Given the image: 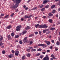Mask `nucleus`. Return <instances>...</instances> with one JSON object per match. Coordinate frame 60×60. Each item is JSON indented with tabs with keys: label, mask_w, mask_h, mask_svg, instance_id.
<instances>
[{
	"label": "nucleus",
	"mask_w": 60,
	"mask_h": 60,
	"mask_svg": "<svg viewBox=\"0 0 60 60\" xmlns=\"http://www.w3.org/2000/svg\"><path fill=\"white\" fill-rule=\"evenodd\" d=\"M21 0H15V3L16 4H15V5L14 4H13L11 8L13 9H16L18 7L19 4L20 3V1Z\"/></svg>",
	"instance_id": "obj_1"
},
{
	"label": "nucleus",
	"mask_w": 60,
	"mask_h": 60,
	"mask_svg": "<svg viewBox=\"0 0 60 60\" xmlns=\"http://www.w3.org/2000/svg\"><path fill=\"white\" fill-rule=\"evenodd\" d=\"M27 39V37H26L25 38L23 39V42L25 43L26 42H27V43H29L30 42V40H28V39Z\"/></svg>",
	"instance_id": "obj_2"
},
{
	"label": "nucleus",
	"mask_w": 60,
	"mask_h": 60,
	"mask_svg": "<svg viewBox=\"0 0 60 60\" xmlns=\"http://www.w3.org/2000/svg\"><path fill=\"white\" fill-rule=\"evenodd\" d=\"M49 58L48 55H46V57L43 58V60H49Z\"/></svg>",
	"instance_id": "obj_3"
},
{
	"label": "nucleus",
	"mask_w": 60,
	"mask_h": 60,
	"mask_svg": "<svg viewBox=\"0 0 60 60\" xmlns=\"http://www.w3.org/2000/svg\"><path fill=\"white\" fill-rule=\"evenodd\" d=\"M45 45V44H40L38 45V46H43V48H45V47H46V46H47V45Z\"/></svg>",
	"instance_id": "obj_4"
},
{
	"label": "nucleus",
	"mask_w": 60,
	"mask_h": 60,
	"mask_svg": "<svg viewBox=\"0 0 60 60\" xmlns=\"http://www.w3.org/2000/svg\"><path fill=\"white\" fill-rule=\"evenodd\" d=\"M21 27V25H19L16 27L17 29H16V31H19L20 30V28Z\"/></svg>",
	"instance_id": "obj_5"
},
{
	"label": "nucleus",
	"mask_w": 60,
	"mask_h": 60,
	"mask_svg": "<svg viewBox=\"0 0 60 60\" xmlns=\"http://www.w3.org/2000/svg\"><path fill=\"white\" fill-rule=\"evenodd\" d=\"M45 43H46L47 45H50V42L49 41H45Z\"/></svg>",
	"instance_id": "obj_6"
},
{
	"label": "nucleus",
	"mask_w": 60,
	"mask_h": 60,
	"mask_svg": "<svg viewBox=\"0 0 60 60\" xmlns=\"http://www.w3.org/2000/svg\"><path fill=\"white\" fill-rule=\"evenodd\" d=\"M19 52L18 51H16L15 52V56H18L19 55Z\"/></svg>",
	"instance_id": "obj_7"
},
{
	"label": "nucleus",
	"mask_w": 60,
	"mask_h": 60,
	"mask_svg": "<svg viewBox=\"0 0 60 60\" xmlns=\"http://www.w3.org/2000/svg\"><path fill=\"white\" fill-rule=\"evenodd\" d=\"M48 2H49L47 0H44L43 1V4H46V3H48Z\"/></svg>",
	"instance_id": "obj_8"
},
{
	"label": "nucleus",
	"mask_w": 60,
	"mask_h": 60,
	"mask_svg": "<svg viewBox=\"0 0 60 60\" xmlns=\"http://www.w3.org/2000/svg\"><path fill=\"white\" fill-rule=\"evenodd\" d=\"M8 57L9 58H11L12 57H13V54H11V55H9L8 56Z\"/></svg>",
	"instance_id": "obj_9"
},
{
	"label": "nucleus",
	"mask_w": 60,
	"mask_h": 60,
	"mask_svg": "<svg viewBox=\"0 0 60 60\" xmlns=\"http://www.w3.org/2000/svg\"><path fill=\"white\" fill-rule=\"evenodd\" d=\"M49 16L51 17L53 16V14L52 13V12L49 13Z\"/></svg>",
	"instance_id": "obj_10"
},
{
	"label": "nucleus",
	"mask_w": 60,
	"mask_h": 60,
	"mask_svg": "<svg viewBox=\"0 0 60 60\" xmlns=\"http://www.w3.org/2000/svg\"><path fill=\"white\" fill-rule=\"evenodd\" d=\"M48 26L45 25H43V28H47Z\"/></svg>",
	"instance_id": "obj_11"
},
{
	"label": "nucleus",
	"mask_w": 60,
	"mask_h": 60,
	"mask_svg": "<svg viewBox=\"0 0 60 60\" xmlns=\"http://www.w3.org/2000/svg\"><path fill=\"white\" fill-rule=\"evenodd\" d=\"M26 32H27V31L26 30L23 31L22 33V34H26Z\"/></svg>",
	"instance_id": "obj_12"
},
{
	"label": "nucleus",
	"mask_w": 60,
	"mask_h": 60,
	"mask_svg": "<svg viewBox=\"0 0 60 60\" xmlns=\"http://www.w3.org/2000/svg\"><path fill=\"white\" fill-rule=\"evenodd\" d=\"M7 38H8V40H9V39H11V36L10 35H7Z\"/></svg>",
	"instance_id": "obj_13"
},
{
	"label": "nucleus",
	"mask_w": 60,
	"mask_h": 60,
	"mask_svg": "<svg viewBox=\"0 0 60 60\" xmlns=\"http://www.w3.org/2000/svg\"><path fill=\"white\" fill-rule=\"evenodd\" d=\"M55 6H56V5H52L51 6V8L52 9H53V8H54Z\"/></svg>",
	"instance_id": "obj_14"
},
{
	"label": "nucleus",
	"mask_w": 60,
	"mask_h": 60,
	"mask_svg": "<svg viewBox=\"0 0 60 60\" xmlns=\"http://www.w3.org/2000/svg\"><path fill=\"white\" fill-rule=\"evenodd\" d=\"M60 44V42L58 41H57L56 43V45L58 46H59V44Z\"/></svg>",
	"instance_id": "obj_15"
},
{
	"label": "nucleus",
	"mask_w": 60,
	"mask_h": 60,
	"mask_svg": "<svg viewBox=\"0 0 60 60\" xmlns=\"http://www.w3.org/2000/svg\"><path fill=\"white\" fill-rule=\"evenodd\" d=\"M47 31H48V30L45 29V30H44L43 31V32L44 33H45V32H47Z\"/></svg>",
	"instance_id": "obj_16"
},
{
	"label": "nucleus",
	"mask_w": 60,
	"mask_h": 60,
	"mask_svg": "<svg viewBox=\"0 0 60 60\" xmlns=\"http://www.w3.org/2000/svg\"><path fill=\"white\" fill-rule=\"evenodd\" d=\"M30 27L29 26H27L26 28L25 29L26 30H27L28 29H30Z\"/></svg>",
	"instance_id": "obj_17"
},
{
	"label": "nucleus",
	"mask_w": 60,
	"mask_h": 60,
	"mask_svg": "<svg viewBox=\"0 0 60 60\" xmlns=\"http://www.w3.org/2000/svg\"><path fill=\"white\" fill-rule=\"evenodd\" d=\"M11 28V26L9 25L6 28L7 29H10Z\"/></svg>",
	"instance_id": "obj_18"
},
{
	"label": "nucleus",
	"mask_w": 60,
	"mask_h": 60,
	"mask_svg": "<svg viewBox=\"0 0 60 60\" xmlns=\"http://www.w3.org/2000/svg\"><path fill=\"white\" fill-rule=\"evenodd\" d=\"M39 26L40 28H43V25H39Z\"/></svg>",
	"instance_id": "obj_19"
},
{
	"label": "nucleus",
	"mask_w": 60,
	"mask_h": 60,
	"mask_svg": "<svg viewBox=\"0 0 60 60\" xmlns=\"http://www.w3.org/2000/svg\"><path fill=\"white\" fill-rule=\"evenodd\" d=\"M55 28L54 27L50 28V30H55Z\"/></svg>",
	"instance_id": "obj_20"
},
{
	"label": "nucleus",
	"mask_w": 60,
	"mask_h": 60,
	"mask_svg": "<svg viewBox=\"0 0 60 60\" xmlns=\"http://www.w3.org/2000/svg\"><path fill=\"white\" fill-rule=\"evenodd\" d=\"M31 51L32 52L34 51H36V49H32L31 50Z\"/></svg>",
	"instance_id": "obj_21"
},
{
	"label": "nucleus",
	"mask_w": 60,
	"mask_h": 60,
	"mask_svg": "<svg viewBox=\"0 0 60 60\" xmlns=\"http://www.w3.org/2000/svg\"><path fill=\"white\" fill-rule=\"evenodd\" d=\"M39 25H39V24H38L35 25V27L36 28H37V27H38L39 26Z\"/></svg>",
	"instance_id": "obj_22"
},
{
	"label": "nucleus",
	"mask_w": 60,
	"mask_h": 60,
	"mask_svg": "<svg viewBox=\"0 0 60 60\" xmlns=\"http://www.w3.org/2000/svg\"><path fill=\"white\" fill-rule=\"evenodd\" d=\"M49 22L50 23H52V20L51 19H50L49 20Z\"/></svg>",
	"instance_id": "obj_23"
},
{
	"label": "nucleus",
	"mask_w": 60,
	"mask_h": 60,
	"mask_svg": "<svg viewBox=\"0 0 60 60\" xmlns=\"http://www.w3.org/2000/svg\"><path fill=\"white\" fill-rule=\"evenodd\" d=\"M4 45V43H3L1 42H0V46H2Z\"/></svg>",
	"instance_id": "obj_24"
},
{
	"label": "nucleus",
	"mask_w": 60,
	"mask_h": 60,
	"mask_svg": "<svg viewBox=\"0 0 60 60\" xmlns=\"http://www.w3.org/2000/svg\"><path fill=\"white\" fill-rule=\"evenodd\" d=\"M25 58H26V57H25V56H23L22 57V60H24Z\"/></svg>",
	"instance_id": "obj_25"
},
{
	"label": "nucleus",
	"mask_w": 60,
	"mask_h": 60,
	"mask_svg": "<svg viewBox=\"0 0 60 60\" xmlns=\"http://www.w3.org/2000/svg\"><path fill=\"white\" fill-rule=\"evenodd\" d=\"M11 34V36H12V37H13L14 35V33H12Z\"/></svg>",
	"instance_id": "obj_26"
},
{
	"label": "nucleus",
	"mask_w": 60,
	"mask_h": 60,
	"mask_svg": "<svg viewBox=\"0 0 60 60\" xmlns=\"http://www.w3.org/2000/svg\"><path fill=\"white\" fill-rule=\"evenodd\" d=\"M30 54L28 53L27 55V56H28L29 57L30 56Z\"/></svg>",
	"instance_id": "obj_27"
},
{
	"label": "nucleus",
	"mask_w": 60,
	"mask_h": 60,
	"mask_svg": "<svg viewBox=\"0 0 60 60\" xmlns=\"http://www.w3.org/2000/svg\"><path fill=\"white\" fill-rule=\"evenodd\" d=\"M44 10H45V8H43L41 9V11H43Z\"/></svg>",
	"instance_id": "obj_28"
},
{
	"label": "nucleus",
	"mask_w": 60,
	"mask_h": 60,
	"mask_svg": "<svg viewBox=\"0 0 60 60\" xmlns=\"http://www.w3.org/2000/svg\"><path fill=\"white\" fill-rule=\"evenodd\" d=\"M19 43L20 44H22V43H23V42H22V41L20 40L19 41Z\"/></svg>",
	"instance_id": "obj_29"
},
{
	"label": "nucleus",
	"mask_w": 60,
	"mask_h": 60,
	"mask_svg": "<svg viewBox=\"0 0 60 60\" xmlns=\"http://www.w3.org/2000/svg\"><path fill=\"white\" fill-rule=\"evenodd\" d=\"M30 17H32V15H30L29 16H28L27 18H30Z\"/></svg>",
	"instance_id": "obj_30"
},
{
	"label": "nucleus",
	"mask_w": 60,
	"mask_h": 60,
	"mask_svg": "<svg viewBox=\"0 0 60 60\" xmlns=\"http://www.w3.org/2000/svg\"><path fill=\"white\" fill-rule=\"evenodd\" d=\"M8 17H9V15H6L5 17H4V18H5V19L6 18H8Z\"/></svg>",
	"instance_id": "obj_31"
},
{
	"label": "nucleus",
	"mask_w": 60,
	"mask_h": 60,
	"mask_svg": "<svg viewBox=\"0 0 60 60\" xmlns=\"http://www.w3.org/2000/svg\"><path fill=\"white\" fill-rule=\"evenodd\" d=\"M37 51H41V49H39L37 50Z\"/></svg>",
	"instance_id": "obj_32"
},
{
	"label": "nucleus",
	"mask_w": 60,
	"mask_h": 60,
	"mask_svg": "<svg viewBox=\"0 0 60 60\" xmlns=\"http://www.w3.org/2000/svg\"><path fill=\"white\" fill-rule=\"evenodd\" d=\"M40 55V53H38V54H36V56H39V55Z\"/></svg>",
	"instance_id": "obj_33"
},
{
	"label": "nucleus",
	"mask_w": 60,
	"mask_h": 60,
	"mask_svg": "<svg viewBox=\"0 0 60 60\" xmlns=\"http://www.w3.org/2000/svg\"><path fill=\"white\" fill-rule=\"evenodd\" d=\"M33 43V41H30V45H32V44Z\"/></svg>",
	"instance_id": "obj_34"
},
{
	"label": "nucleus",
	"mask_w": 60,
	"mask_h": 60,
	"mask_svg": "<svg viewBox=\"0 0 60 60\" xmlns=\"http://www.w3.org/2000/svg\"><path fill=\"white\" fill-rule=\"evenodd\" d=\"M2 53L3 54H4L5 53V51H3L2 52Z\"/></svg>",
	"instance_id": "obj_35"
},
{
	"label": "nucleus",
	"mask_w": 60,
	"mask_h": 60,
	"mask_svg": "<svg viewBox=\"0 0 60 60\" xmlns=\"http://www.w3.org/2000/svg\"><path fill=\"white\" fill-rule=\"evenodd\" d=\"M51 56L52 57V58H53V57H54L55 56H54V55L53 54L51 55Z\"/></svg>",
	"instance_id": "obj_36"
},
{
	"label": "nucleus",
	"mask_w": 60,
	"mask_h": 60,
	"mask_svg": "<svg viewBox=\"0 0 60 60\" xmlns=\"http://www.w3.org/2000/svg\"><path fill=\"white\" fill-rule=\"evenodd\" d=\"M19 37V36L18 35H17L15 37V38H18Z\"/></svg>",
	"instance_id": "obj_37"
},
{
	"label": "nucleus",
	"mask_w": 60,
	"mask_h": 60,
	"mask_svg": "<svg viewBox=\"0 0 60 60\" xmlns=\"http://www.w3.org/2000/svg\"><path fill=\"white\" fill-rule=\"evenodd\" d=\"M26 50L27 51H28V52H29V51H30V50L29 49H27Z\"/></svg>",
	"instance_id": "obj_38"
},
{
	"label": "nucleus",
	"mask_w": 60,
	"mask_h": 60,
	"mask_svg": "<svg viewBox=\"0 0 60 60\" xmlns=\"http://www.w3.org/2000/svg\"><path fill=\"white\" fill-rule=\"evenodd\" d=\"M39 34L40 35H41V31H39Z\"/></svg>",
	"instance_id": "obj_39"
},
{
	"label": "nucleus",
	"mask_w": 60,
	"mask_h": 60,
	"mask_svg": "<svg viewBox=\"0 0 60 60\" xmlns=\"http://www.w3.org/2000/svg\"><path fill=\"white\" fill-rule=\"evenodd\" d=\"M52 13H54L55 12V10H53L52 12Z\"/></svg>",
	"instance_id": "obj_40"
},
{
	"label": "nucleus",
	"mask_w": 60,
	"mask_h": 60,
	"mask_svg": "<svg viewBox=\"0 0 60 60\" xmlns=\"http://www.w3.org/2000/svg\"><path fill=\"white\" fill-rule=\"evenodd\" d=\"M37 9V8L36 7H35V8L32 9H31V10H35V9Z\"/></svg>",
	"instance_id": "obj_41"
},
{
	"label": "nucleus",
	"mask_w": 60,
	"mask_h": 60,
	"mask_svg": "<svg viewBox=\"0 0 60 60\" xmlns=\"http://www.w3.org/2000/svg\"><path fill=\"white\" fill-rule=\"evenodd\" d=\"M11 52L12 53H13V54H14V53H15V52L14 51V50H12V51Z\"/></svg>",
	"instance_id": "obj_42"
},
{
	"label": "nucleus",
	"mask_w": 60,
	"mask_h": 60,
	"mask_svg": "<svg viewBox=\"0 0 60 60\" xmlns=\"http://www.w3.org/2000/svg\"><path fill=\"white\" fill-rule=\"evenodd\" d=\"M46 16H44L42 17V18H43V19H46Z\"/></svg>",
	"instance_id": "obj_43"
},
{
	"label": "nucleus",
	"mask_w": 60,
	"mask_h": 60,
	"mask_svg": "<svg viewBox=\"0 0 60 60\" xmlns=\"http://www.w3.org/2000/svg\"><path fill=\"white\" fill-rule=\"evenodd\" d=\"M24 18H26V19H27V16L26 15H25L24 16Z\"/></svg>",
	"instance_id": "obj_44"
},
{
	"label": "nucleus",
	"mask_w": 60,
	"mask_h": 60,
	"mask_svg": "<svg viewBox=\"0 0 60 60\" xmlns=\"http://www.w3.org/2000/svg\"><path fill=\"white\" fill-rule=\"evenodd\" d=\"M3 37H1L0 38V41H3Z\"/></svg>",
	"instance_id": "obj_45"
},
{
	"label": "nucleus",
	"mask_w": 60,
	"mask_h": 60,
	"mask_svg": "<svg viewBox=\"0 0 60 60\" xmlns=\"http://www.w3.org/2000/svg\"><path fill=\"white\" fill-rule=\"evenodd\" d=\"M14 15V13H13L11 15V17H12Z\"/></svg>",
	"instance_id": "obj_46"
},
{
	"label": "nucleus",
	"mask_w": 60,
	"mask_h": 60,
	"mask_svg": "<svg viewBox=\"0 0 60 60\" xmlns=\"http://www.w3.org/2000/svg\"><path fill=\"white\" fill-rule=\"evenodd\" d=\"M33 34H31L30 35H29V37H32V36L33 35Z\"/></svg>",
	"instance_id": "obj_47"
},
{
	"label": "nucleus",
	"mask_w": 60,
	"mask_h": 60,
	"mask_svg": "<svg viewBox=\"0 0 60 60\" xmlns=\"http://www.w3.org/2000/svg\"><path fill=\"white\" fill-rule=\"evenodd\" d=\"M43 58V56H41L40 57V58Z\"/></svg>",
	"instance_id": "obj_48"
},
{
	"label": "nucleus",
	"mask_w": 60,
	"mask_h": 60,
	"mask_svg": "<svg viewBox=\"0 0 60 60\" xmlns=\"http://www.w3.org/2000/svg\"><path fill=\"white\" fill-rule=\"evenodd\" d=\"M25 9L26 10H28V8L27 7H26L25 8Z\"/></svg>",
	"instance_id": "obj_49"
},
{
	"label": "nucleus",
	"mask_w": 60,
	"mask_h": 60,
	"mask_svg": "<svg viewBox=\"0 0 60 60\" xmlns=\"http://www.w3.org/2000/svg\"><path fill=\"white\" fill-rule=\"evenodd\" d=\"M49 33H50V32H49V31L48 32H47L46 33V34H49Z\"/></svg>",
	"instance_id": "obj_50"
},
{
	"label": "nucleus",
	"mask_w": 60,
	"mask_h": 60,
	"mask_svg": "<svg viewBox=\"0 0 60 60\" xmlns=\"http://www.w3.org/2000/svg\"><path fill=\"white\" fill-rule=\"evenodd\" d=\"M38 32H35V34H38Z\"/></svg>",
	"instance_id": "obj_51"
},
{
	"label": "nucleus",
	"mask_w": 60,
	"mask_h": 60,
	"mask_svg": "<svg viewBox=\"0 0 60 60\" xmlns=\"http://www.w3.org/2000/svg\"><path fill=\"white\" fill-rule=\"evenodd\" d=\"M51 41L52 43H53L54 42V40H53Z\"/></svg>",
	"instance_id": "obj_52"
},
{
	"label": "nucleus",
	"mask_w": 60,
	"mask_h": 60,
	"mask_svg": "<svg viewBox=\"0 0 60 60\" xmlns=\"http://www.w3.org/2000/svg\"><path fill=\"white\" fill-rule=\"evenodd\" d=\"M42 54H45V53H46V52H42Z\"/></svg>",
	"instance_id": "obj_53"
},
{
	"label": "nucleus",
	"mask_w": 60,
	"mask_h": 60,
	"mask_svg": "<svg viewBox=\"0 0 60 60\" xmlns=\"http://www.w3.org/2000/svg\"><path fill=\"white\" fill-rule=\"evenodd\" d=\"M49 6V5H48L47 6H45V7L46 8H48Z\"/></svg>",
	"instance_id": "obj_54"
},
{
	"label": "nucleus",
	"mask_w": 60,
	"mask_h": 60,
	"mask_svg": "<svg viewBox=\"0 0 60 60\" xmlns=\"http://www.w3.org/2000/svg\"><path fill=\"white\" fill-rule=\"evenodd\" d=\"M1 15V16H4V14H2Z\"/></svg>",
	"instance_id": "obj_55"
},
{
	"label": "nucleus",
	"mask_w": 60,
	"mask_h": 60,
	"mask_svg": "<svg viewBox=\"0 0 60 60\" xmlns=\"http://www.w3.org/2000/svg\"><path fill=\"white\" fill-rule=\"evenodd\" d=\"M15 11H18V9H15Z\"/></svg>",
	"instance_id": "obj_56"
},
{
	"label": "nucleus",
	"mask_w": 60,
	"mask_h": 60,
	"mask_svg": "<svg viewBox=\"0 0 60 60\" xmlns=\"http://www.w3.org/2000/svg\"><path fill=\"white\" fill-rule=\"evenodd\" d=\"M60 22H58L57 23V25H59V24H60Z\"/></svg>",
	"instance_id": "obj_57"
},
{
	"label": "nucleus",
	"mask_w": 60,
	"mask_h": 60,
	"mask_svg": "<svg viewBox=\"0 0 60 60\" xmlns=\"http://www.w3.org/2000/svg\"><path fill=\"white\" fill-rule=\"evenodd\" d=\"M30 1H31V0H29L27 1V3H29L30 2Z\"/></svg>",
	"instance_id": "obj_58"
},
{
	"label": "nucleus",
	"mask_w": 60,
	"mask_h": 60,
	"mask_svg": "<svg viewBox=\"0 0 60 60\" xmlns=\"http://www.w3.org/2000/svg\"><path fill=\"white\" fill-rule=\"evenodd\" d=\"M55 50L56 51H57V50H58V49L57 48L55 49Z\"/></svg>",
	"instance_id": "obj_59"
},
{
	"label": "nucleus",
	"mask_w": 60,
	"mask_h": 60,
	"mask_svg": "<svg viewBox=\"0 0 60 60\" xmlns=\"http://www.w3.org/2000/svg\"><path fill=\"white\" fill-rule=\"evenodd\" d=\"M42 7H43V5H42L41 6H40L41 8Z\"/></svg>",
	"instance_id": "obj_60"
},
{
	"label": "nucleus",
	"mask_w": 60,
	"mask_h": 60,
	"mask_svg": "<svg viewBox=\"0 0 60 60\" xmlns=\"http://www.w3.org/2000/svg\"><path fill=\"white\" fill-rule=\"evenodd\" d=\"M49 51H50L49 50H47V52H49Z\"/></svg>",
	"instance_id": "obj_61"
},
{
	"label": "nucleus",
	"mask_w": 60,
	"mask_h": 60,
	"mask_svg": "<svg viewBox=\"0 0 60 60\" xmlns=\"http://www.w3.org/2000/svg\"><path fill=\"white\" fill-rule=\"evenodd\" d=\"M21 20L22 21H23V20H24V19H23V18H21Z\"/></svg>",
	"instance_id": "obj_62"
},
{
	"label": "nucleus",
	"mask_w": 60,
	"mask_h": 60,
	"mask_svg": "<svg viewBox=\"0 0 60 60\" xmlns=\"http://www.w3.org/2000/svg\"><path fill=\"white\" fill-rule=\"evenodd\" d=\"M23 8H25L26 7V5H24L23 6Z\"/></svg>",
	"instance_id": "obj_63"
},
{
	"label": "nucleus",
	"mask_w": 60,
	"mask_h": 60,
	"mask_svg": "<svg viewBox=\"0 0 60 60\" xmlns=\"http://www.w3.org/2000/svg\"><path fill=\"white\" fill-rule=\"evenodd\" d=\"M50 60H53V58H51Z\"/></svg>",
	"instance_id": "obj_64"
}]
</instances>
